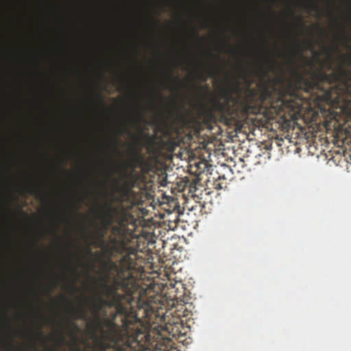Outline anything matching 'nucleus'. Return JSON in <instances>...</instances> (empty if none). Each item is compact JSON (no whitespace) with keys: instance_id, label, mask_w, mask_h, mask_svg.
<instances>
[{"instance_id":"c85d7f7f","label":"nucleus","mask_w":351,"mask_h":351,"mask_svg":"<svg viewBox=\"0 0 351 351\" xmlns=\"http://www.w3.org/2000/svg\"><path fill=\"white\" fill-rule=\"evenodd\" d=\"M307 44H308L309 48L312 49L313 47V43H312V42L311 40H308L307 42Z\"/></svg>"},{"instance_id":"f8f14e48","label":"nucleus","mask_w":351,"mask_h":351,"mask_svg":"<svg viewBox=\"0 0 351 351\" xmlns=\"http://www.w3.org/2000/svg\"><path fill=\"white\" fill-rule=\"evenodd\" d=\"M109 228L108 226H103V223L101 224V228H99V230L97 231V237H98V241H99V239H104L106 238V236L107 234V232L109 230Z\"/></svg>"},{"instance_id":"c03bdc74","label":"nucleus","mask_w":351,"mask_h":351,"mask_svg":"<svg viewBox=\"0 0 351 351\" xmlns=\"http://www.w3.org/2000/svg\"><path fill=\"white\" fill-rule=\"evenodd\" d=\"M84 301L85 302H87L86 298H84Z\"/></svg>"},{"instance_id":"e433bc0d","label":"nucleus","mask_w":351,"mask_h":351,"mask_svg":"<svg viewBox=\"0 0 351 351\" xmlns=\"http://www.w3.org/2000/svg\"><path fill=\"white\" fill-rule=\"evenodd\" d=\"M330 16H332L334 18L333 12H330Z\"/></svg>"},{"instance_id":"2f4dec72","label":"nucleus","mask_w":351,"mask_h":351,"mask_svg":"<svg viewBox=\"0 0 351 351\" xmlns=\"http://www.w3.org/2000/svg\"><path fill=\"white\" fill-rule=\"evenodd\" d=\"M12 341H13V340L12 339L11 342L9 343V346H10L12 348H14V344H13V343H12Z\"/></svg>"},{"instance_id":"423d86ee","label":"nucleus","mask_w":351,"mask_h":351,"mask_svg":"<svg viewBox=\"0 0 351 351\" xmlns=\"http://www.w3.org/2000/svg\"><path fill=\"white\" fill-rule=\"evenodd\" d=\"M98 246L109 256L108 259L117 254H121L125 248L124 239L110 235L108 241L105 238L99 239Z\"/></svg>"},{"instance_id":"39448f33","label":"nucleus","mask_w":351,"mask_h":351,"mask_svg":"<svg viewBox=\"0 0 351 351\" xmlns=\"http://www.w3.org/2000/svg\"><path fill=\"white\" fill-rule=\"evenodd\" d=\"M105 211L101 216L103 226H111L113 223L125 226L128 222L130 215L123 206H115L112 202L105 205Z\"/></svg>"},{"instance_id":"6ab92c4d","label":"nucleus","mask_w":351,"mask_h":351,"mask_svg":"<svg viewBox=\"0 0 351 351\" xmlns=\"http://www.w3.org/2000/svg\"><path fill=\"white\" fill-rule=\"evenodd\" d=\"M197 77L202 82H206L208 80V76L202 71L198 72Z\"/></svg>"},{"instance_id":"cd10ccee","label":"nucleus","mask_w":351,"mask_h":351,"mask_svg":"<svg viewBox=\"0 0 351 351\" xmlns=\"http://www.w3.org/2000/svg\"><path fill=\"white\" fill-rule=\"evenodd\" d=\"M70 287L72 289L73 292H76L77 291V288L75 287V286L74 285H73V284L71 285Z\"/></svg>"},{"instance_id":"c9c22d12","label":"nucleus","mask_w":351,"mask_h":351,"mask_svg":"<svg viewBox=\"0 0 351 351\" xmlns=\"http://www.w3.org/2000/svg\"><path fill=\"white\" fill-rule=\"evenodd\" d=\"M62 300H63L64 302H68V300H67V299L66 298V297H64V296H62Z\"/></svg>"},{"instance_id":"37998d69","label":"nucleus","mask_w":351,"mask_h":351,"mask_svg":"<svg viewBox=\"0 0 351 351\" xmlns=\"http://www.w3.org/2000/svg\"><path fill=\"white\" fill-rule=\"evenodd\" d=\"M241 69H242V71H243L245 72L246 71L245 69H244L243 68H241Z\"/></svg>"},{"instance_id":"72a5a7b5","label":"nucleus","mask_w":351,"mask_h":351,"mask_svg":"<svg viewBox=\"0 0 351 351\" xmlns=\"http://www.w3.org/2000/svg\"><path fill=\"white\" fill-rule=\"evenodd\" d=\"M315 56L317 59H319V53L318 52H315Z\"/></svg>"},{"instance_id":"7ed1b4c3","label":"nucleus","mask_w":351,"mask_h":351,"mask_svg":"<svg viewBox=\"0 0 351 351\" xmlns=\"http://www.w3.org/2000/svg\"><path fill=\"white\" fill-rule=\"evenodd\" d=\"M234 91L237 94L236 102L239 104L243 112L258 114L265 104H272L276 88L269 81L261 83L258 88L247 86L243 89L236 86Z\"/></svg>"},{"instance_id":"f3484780","label":"nucleus","mask_w":351,"mask_h":351,"mask_svg":"<svg viewBox=\"0 0 351 351\" xmlns=\"http://www.w3.org/2000/svg\"><path fill=\"white\" fill-rule=\"evenodd\" d=\"M168 79L169 81L173 85H175L177 82L178 78L174 77L172 70H170L169 72Z\"/></svg>"},{"instance_id":"7c9ffc66","label":"nucleus","mask_w":351,"mask_h":351,"mask_svg":"<svg viewBox=\"0 0 351 351\" xmlns=\"http://www.w3.org/2000/svg\"><path fill=\"white\" fill-rule=\"evenodd\" d=\"M298 21L300 24H303V19L301 16L298 17Z\"/></svg>"},{"instance_id":"b1692460","label":"nucleus","mask_w":351,"mask_h":351,"mask_svg":"<svg viewBox=\"0 0 351 351\" xmlns=\"http://www.w3.org/2000/svg\"><path fill=\"white\" fill-rule=\"evenodd\" d=\"M263 60L265 62H275L274 60L269 58L268 57L267 54L265 56V57L264 58Z\"/></svg>"},{"instance_id":"ea45409f","label":"nucleus","mask_w":351,"mask_h":351,"mask_svg":"<svg viewBox=\"0 0 351 351\" xmlns=\"http://www.w3.org/2000/svg\"><path fill=\"white\" fill-rule=\"evenodd\" d=\"M281 102H282V104H284L285 103V101L282 100V101H281Z\"/></svg>"},{"instance_id":"9d476101","label":"nucleus","mask_w":351,"mask_h":351,"mask_svg":"<svg viewBox=\"0 0 351 351\" xmlns=\"http://www.w3.org/2000/svg\"><path fill=\"white\" fill-rule=\"evenodd\" d=\"M141 158L139 154L136 152H133L132 157L129 161V166L135 168L137 164L140 163Z\"/></svg>"},{"instance_id":"58836bf2","label":"nucleus","mask_w":351,"mask_h":351,"mask_svg":"<svg viewBox=\"0 0 351 351\" xmlns=\"http://www.w3.org/2000/svg\"><path fill=\"white\" fill-rule=\"evenodd\" d=\"M270 13L273 14H274V11L270 10Z\"/></svg>"},{"instance_id":"4be33fe9","label":"nucleus","mask_w":351,"mask_h":351,"mask_svg":"<svg viewBox=\"0 0 351 351\" xmlns=\"http://www.w3.org/2000/svg\"><path fill=\"white\" fill-rule=\"evenodd\" d=\"M220 169H221V170H223V171H231L230 168L228 165H221L220 167Z\"/></svg>"},{"instance_id":"0eeeda50","label":"nucleus","mask_w":351,"mask_h":351,"mask_svg":"<svg viewBox=\"0 0 351 351\" xmlns=\"http://www.w3.org/2000/svg\"><path fill=\"white\" fill-rule=\"evenodd\" d=\"M136 180L134 179H130L125 181L121 187L117 188V191L120 192L119 197H113L112 204L117 202L119 205L117 206H123L122 204L129 198L132 189L134 186Z\"/></svg>"},{"instance_id":"393cba45","label":"nucleus","mask_w":351,"mask_h":351,"mask_svg":"<svg viewBox=\"0 0 351 351\" xmlns=\"http://www.w3.org/2000/svg\"><path fill=\"white\" fill-rule=\"evenodd\" d=\"M213 178L215 179L216 180H220L221 179H223V180L226 179L225 174H222V175L219 174L217 177H216V178L214 177Z\"/></svg>"},{"instance_id":"f257e3e1","label":"nucleus","mask_w":351,"mask_h":351,"mask_svg":"<svg viewBox=\"0 0 351 351\" xmlns=\"http://www.w3.org/2000/svg\"><path fill=\"white\" fill-rule=\"evenodd\" d=\"M102 304L99 301L93 305V322L88 324L90 338L94 345L90 347L97 351H143L147 349L151 340L150 335L143 330H136L129 335L123 332L120 325L115 322L117 313L111 317H107V312L103 311Z\"/></svg>"},{"instance_id":"a19ab883","label":"nucleus","mask_w":351,"mask_h":351,"mask_svg":"<svg viewBox=\"0 0 351 351\" xmlns=\"http://www.w3.org/2000/svg\"><path fill=\"white\" fill-rule=\"evenodd\" d=\"M195 35L197 36H198V32L196 31L195 32Z\"/></svg>"},{"instance_id":"6e6552de","label":"nucleus","mask_w":351,"mask_h":351,"mask_svg":"<svg viewBox=\"0 0 351 351\" xmlns=\"http://www.w3.org/2000/svg\"><path fill=\"white\" fill-rule=\"evenodd\" d=\"M72 315H73V317L76 319H86V311L82 306H80L77 308H73Z\"/></svg>"},{"instance_id":"4468645a","label":"nucleus","mask_w":351,"mask_h":351,"mask_svg":"<svg viewBox=\"0 0 351 351\" xmlns=\"http://www.w3.org/2000/svg\"><path fill=\"white\" fill-rule=\"evenodd\" d=\"M307 8L311 11H318L319 5L315 1L308 2L306 4Z\"/></svg>"},{"instance_id":"5701e85b","label":"nucleus","mask_w":351,"mask_h":351,"mask_svg":"<svg viewBox=\"0 0 351 351\" xmlns=\"http://www.w3.org/2000/svg\"><path fill=\"white\" fill-rule=\"evenodd\" d=\"M295 48H296V50L300 52V53H302V46L300 43H296Z\"/></svg>"},{"instance_id":"4c0bfd02","label":"nucleus","mask_w":351,"mask_h":351,"mask_svg":"<svg viewBox=\"0 0 351 351\" xmlns=\"http://www.w3.org/2000/svg\"><path fill=\"white\" fill-rule=\"evenodd\" d=\"M64 267H66V269H70V268L69 267V266H68V265H64Z\"/></svg>"},{"instance_id":"79ce46f5","label":"nucleus","mask_w":351,"mask_h":351,"mask_svg":"<svg viewBox=\"0 0 351 351\" xmlns=\"http://www.w3.org/2000/svg\"><path fill=\"white\" fill-rule=\"evenodd\" d=\"M259 68L262 69V65L261 64H259Z\"/></svg>"},{"instance_id":"ddd939ff","label":"nucleus","mask_w":351,"mask_h":351,"mask_svg":"<svg viewBox=\"0 0 351 351\" xmlns=\"http://www.w3.org/2000/svg\"><path fill=\"white\" fill-rule=\"evenodd\" d=\"M130 121L131 120L128 119L120 126L119 129V134H123L125 133L129 132L128 125L130 123Z\"/></svg>"},{"instance_id":"473e14b6","label":"nucleus","mask_w":351,"mask_h":351,"mask_svg":"<svg viewBox=\"0 0 351 351\" xmlns=\"http://www.w3.org/2000/svg\"><path fill=\"white\" fill-rule=\"evenodd\" d=\"M97 95H98V97H99V101L104 105V102H103V101H102V99L101 98V94L98 93Z\"/></svg>"},{"instance_id":"1a4fd4ad","label":"nucleus","mask_w":351,"mask_h":351,"mask_svg":"<svg viewBox=\"0 0 351 351\" xmlns=\"http://www.w3.org/2000/svg\"><path fill=\"white\" fill-rule=\"evenodd\" d=\"M121 226H119V225L112 226L110 235L124 239L125 233H124V230H123Z\"/></svg>"},{"instance_id":"aec40b11","label":"nucleus","mask_w":351,"mask_h":351,"mask_svg":"<svg viewBox=\"0 0 351 351\" xmlns=\"http://www.w3.org/2000/svg\"><path fill=\"white\" fill-rule=\"evenodd\" d=\"M300 104L297 101H291L289 102L288 106L292 109L299 108Z\"/></svg>"},{"instance_id":"f704fd0d","label":"nucleus","mask_w":351,"mask_h":351,"mask_svg":"<svg viewBox=\"0 0 351 351\" xmlns=\"http://www.w3.org/2000/svg\"><path fill=\"white\" fill-rule=\"evenodd\" d=\"M71 271H72V273H73V274H75V275L76 274V269H71Z\"/></svg>"},{"instance_id":"c756f323","label":"nucleus","mask_w":351,"mask_h":351,"mask_svg":"<svg viewBox=\"0 0 351 351\" xmlns=\"http://www.w3.org/2000/svg\"><path fill=\"white\" fill-rule=\"evenodd\" d=\"M38 337L39 338H40V339H41V338H43V332L39 331V332H38Z\"/></svg>"},{"instance_id":"9b49d317","label":"nucleus","mask_w":351,"mask_h":351,"mask_svg":"<svg viewBox=\"0 0 351 351\" xmlns=\"http://www.w3.org/2000/svg\"><path fill=\"white\" fill-rule=\"evenodd\" d=\"M26 191L31 195L41 194L40 189L38 186L33 184L26 187Z\"/></svg>"},{"instance_id":"dca6fc26","label":"nucleus","mask_w":351,"mask_h":351,"mask_svg":"<svg viewBox=\"0 0 351 351\" xmlns=\"http://www.w3.org/2000/svg\"><path fill=\"white\" fill-rule=\"evenodd\" d=\"M335 20V22L336 23H337L341 27V30H342V32H343V36H342V38L344 40V43H345V45L347 48L349 47V45H348V37L345 35L344 32H343V27H342V25L341 23H339V21L336 19H334Z\"/></svg>"},{"instance_id":"412c9836","label":"nucleus","mask_w":351,"mask_h":351,"mask_svg":"<svg viewBox=\"0 0 351 351\" xmlns=\"http://www.w3.org/2000/svg\"><path fill=\"white\" fill-rule=\"evenodd\" d=\"M69 324L70 326L75 331L79 330V327L75 322H72L71 319L69 320Z\"/></svg>"},{"instance_id":"bb28decb","label":"nucleus","mask_w":351,"mask_h":351,"mask_svg":"<svg viewBox=\"0 0 351 351\" xmlns=\"http://www.w3.org/2000/svg\"><path fill=\"white\" fill-rule=\"evenodd\" d=\"M60 341L61 342H64L65 341V337L64 336L63 333L61 332L60 334Z\"/></svg>"},{"instance_id":"f03ea898","label":"nucleus","mask_w":351,"mask_h":351,"mask_svg":"<svg viewBox=\"0 0 351 351\" xmlns=\"http://www.w3.org/2000/svg\"><path fill=\"white\" fill-rule=\"evenodd\" d=\"M132 260L129 255H124L119 263L108 259L103 263L106 276L104 281V293L111 299V304L117 302L125 304L132 307L136 304L138 307L152 308L151 300L147 297L145 290L134 292L133 276L130 271Z\"/></svg>"},{"instance_id":"a878e982","label":"nucleus","mask_w":351,"mask_h":351,"mask_svg":"<svg viewBox=\"0 0 351 351\" xmlns=\"http://www.w3.org/2000/svg\"><path fill=\"white\" fill-rule=\"evenodd\" d=\"M73 337V341H75V346H76V348H77V351H81V350H80V348H78V346H77V337H75V335H73V337Z\"/></svg>"},{"instance_id":"2eb2a0df","label":"nucleus","mask_w":351,"mask_h":351,"mask_svg":"<svg viewBox=\"0 0 351 351\" xmlns=\"http://www.w3.org/2000/svg\"><path fill=\"white\" fill-rule=\"evenodd\" d=\"M112 143L114 145V149L116 152V153L120 154V150H119V147L120 145L121 141L117 137H114L112 138Z\"/></svg>"},{"instance_id":"20e7f679","label":"nucleus","mask_w":351,"mask_h":351,"mask_svg":"<svg viewBox=\"0 0 351 351\" xmlns=\"http://www.w3.org/2000/svg\"><path fill=\"white\" fill-rule=\"evenodd\" d=\"M98 301L99 304H102V307H104V306L113 307L116 309L114 313H117V316L119 315L122 316V324L121 327L124 333L127 332L129 335H132L136 330H142V328H140L142 324L141 319L130 312V306H128L125 304L117 302L116 304L114 303V305H112L110 298L109 300H106L99 298Z\"/></svg>"},{"instance_id":"a211bd4d","label":"nucleus","mask_w":351,"mask_h":351,"mask_svg":"<svg viewBox=\"0 0 351 351\" xmlns=\"http://www.w3.org/2000/svg\"><path fill=\"white\" fill-rule=\"evenodd\" d=\"M217 75L216 68L214 66H210L208 71V75L211 77H215Z\"/></svg>"}]
</instances>
